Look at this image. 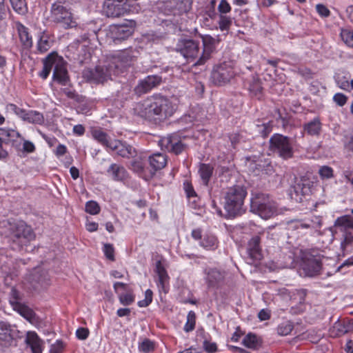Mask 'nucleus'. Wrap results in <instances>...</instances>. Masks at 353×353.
I'll return each mask as SVG.
<instances>
[{
  "label": "nucleus",
  "instance_id": "1",
  "mask_svg": "<svg viewBox=\"0 0 353 353\" xmlns=\"http://www.w3.org/2000/svg\"><path fill=\"white\" fill-rule=\"evenodd\" d=\"M334 238L340 241V250L343 256L353 252V217H338L330 228Z\"/></svg>",
  "mask_w": 353,
  "mask_h": 353
},
{
  "label": "nucleus",
  "instance_id": "2",
  "mask_svg": "<svg viewBox=\"0 0 353 353\" xmlns=\"http://www.w3.org/2000/svg\"><path fill=\"white\" fill-rule=\"evenodd\" d=\"M43 62V70L39 74L40 77L43 79H47L53 68L54 80L63 85H67L69 77L66 63L62 57L59 56L56 52H52L44 59Z\"/></svg>",
  "mask_w": 353,
  "mask_h": 353
},
{
  "label": "nucleus",
  "instance_id": "3",
  "mask_svg": "<svg viewBox=\"0 0 353 353\" xmlns=\"http://www.w3.org/2000/svg\"><path fill=\"white\" fill-rule=\"evenodd\" d=\"M247 194L245 187L242 185H234L226 189L223 206L230 216H239L244 212V201Z\"/></svg>",
  "mask_w": 353,
  "mask_h": 353
},
{
  "label": "nucleus",
  "instance_id": "4",
  "mask_svg": "<svg viewBox=\"0 0 353 353\" xmlns=\"http://www.w3.org/2000/svg\"><path fill=\"white\" fill-rule=\"evenodd\" d=\"M92 137L99 143L106 148L108 152H114L117 155L123 158H130L135 155L134 148L117 139H112L103 131L96 129L92 132Z\"/></svg>",
  "mask_w": 353,
  "mask_h": 353
},
{
  "label": "nucleus",
  "instance_id": "5",
  "mask_svg": "<svg viewBox=\"0 0 353 353\" xmlns=\"http://www.w3.org/2000/svg\"><path fill=\"white\" fill-rule=\"evenodd\" d=\"M149 101L152 103V119H165L172 116L176 110L175 104L161 95L151 96Z\"/></svg>",
  "mask_w": 353,
  "mask_h": 353
},
{
  "label": "nucleus",
  "instance_id": "6",
  "mask_svg": "<svg viewBox=\"0 0 353 353\" xmlns=\"http://www.w3.org/2000/svg\"><path fill=\"white\" fill-rule=\"evenodd\" d=\"M50 17L52 21L59 24L65 29L72 28L77 26V22L70 10L60 2H55L52 5Z\"/></svg>",
  "mask_w": 353,
  "mask_h": 353
},
{
  "label": "nucleus",
  "instance_id": "7",
  "mask_svg": "<svg viewBox=\"0 0 353 353\" xmlns=\"http://www.w3.org/2000/svg\"><path fill=\"white\" fill-rule=\"evenodd\" d=\"M10 237L20 247L26 245L29 242L34 240L35 234L32 228L24 222L19 221L14 224H10Z\"/></svg>",
  "mask_w": 353,
  "mask_h": 353
},
{
  "label": "nucleus",
  "instance_id": "8",
  "mask_svg": "<svg viewBox=\"0 0 353 353\" xmlns=\"http://www.w3.org/2000/svg\"><path fill=\"white\" fill-rule=\"evenodd\" d=\"M135 0H105L104 10L108 17H118L126 12H134Z\"/></svg>",
  "mask_w": 353,
  "mask_h": 353
},
{
  "label": "nucleus",
  "instance_id": "9",
  "mask_svg": "<svg viewBox=\"0 0 353 353\" xmlns=\"http://www.w3.org/2000/svg\"><path fill=\"white\" fill-rule=\"evenodd\" d=\"M176 50L189 63H195L201 54L199 43L190 39H179L176 46Z\"/></svg>",
  "mask_w": 353,
  "mask_h": 353
},
{
  "label": "nucleus",
  "instance_id": "10",
  "mask_svg": "<svg viewBox=\"0 0 353 353\" xmlns=\"http://www.w3.org/2000/svg\"><path fill=\"white\" fill-rule=\"evenodd\" d=\"M83 77L87 81L94 83H103L104 81L112 78V75L116 74V70H113V65L108 64V65H98L94 69H85L83 72Z\"/></svg>",
  "mask_w": 353,
  "mask_h": 353
},
{
  "label": "nucleus",
  "instance_id": "11",
  "mask_svg": "<svg viewBox=\"0 0 353 353\" xmlns=\"http://www.w3.org/2000/svg\"><path fill=\"white\" fill-rule=\"evenodd\" d=\"M270 147L272 151L284 159L291 158L293 155V148L290 139L282 134H274L270 139Z\"/></svg>",
  "mask_w": 353,
  "mask_h": 353
},
{
  "label": "nucleus",
  "instance_id": "12",
  "mask_svg": "<svg viewBox=\"0 0 353 353\" xmlns=\"http://www.w3.org/2000/svg\"><path fill=\"white\" fill-rule=\"evenodd\" d=\"M324 258L321 259L320 256L306 254L302 259L301 270L306 276H314L319 274L320 270L324 265Z\"/></svg>",
  "mask_w": 353,
  "mask_h": 353
},
{
  "label": "nucleus",
  "instance_id": "13",
  "mask_svg": "<svg viewBox=\"0 0 353 353\" xmlns=\"http://www.w3.org/2000/svg\"><path fill=\"white\" fill-rule=\"evenodd\" d=\"M235 74L236 72L231 63H223L214 68L212 79L215 84L222 85L229 82Z\"/></svg>",
  "mask_w": 353,
  "mask_h": 353
},
{
  "label": "nucleus",
  "instance_id": "14",
  "mask_svg": "<svg viewBox=\"0 0 353 353\" xmlns=\"http://www.w3.org/2000/svg\"><path fill=\"white\" fill-rule=\"evenodd\" d=\"M137 54L138 52L132 48L117 52L112 57V61L110 63L113 65V70H116V74H119L120 68H124L130 65L137 57Z\"/></svg>",
  "mask_w": 353,
  "mask_h": 353
},
{
  "label": "nucleus",
  "instance_id": "15",
  "mask_svg": "<svg viewBox=\"0 0 353 353\" xmlns=\"http://www.w3.org/2000/svg\"><path fill=\"white\" fill-rule=\"evenodd\" d=\"M192 237L195 241H199V245L208 250H214L218 248L219 241L215 235L212 233L206 232L202 234L199 228L192 231Z\"/></svg>",
  "mask_w": 353,
  "mask_h": 353
},
{
  "label": "nucleus",
  "instance_id": "16",
  "mask_svg": "<svg viewBox=\"0 0 353 353\" xmlns=\"http://www.w3.org/2000/svg\"><path fill=\"white\" fill-rule=\"evenodd\" d=\"M159 144L161 149L176 154L181 153L184 148V145L182 143L180 138L176 134H170L162 137L159 141Z\"/></svg>",
  "mask_w": 353,
  "mask_h": 353
},
{
  "label": "nucleus",
  "instance_id": "17",
  "mask_svg": "<svg viewBox=\"0 0 353 353\" xmlns=\"http://www.w3.org/2000/svg\"><path fill=\"white\" fill-rule=\"evenodd\" d=\"M161 82V77L158 75H148L143 79L139 81L138 84L134 88V92L136 94L141 96L144 94L159 85Z\"/></svg>",
  "mask_w": 353,
  "mask_h": 353
},
{
  "label": "nucleus",
  "instance_id": "18",
  "mask_svg": "<svg viewBox=\"0 0 353 353\" xmlns=\"http://www.w3.org/2000/svg\"><path fill=\"white\" fill-rule=\"evenodd\" d=\"M10 303L13 309L25 319L31 320L34 318V314L33 311L19 301V292L14 288H12L10 292Z\"/></svg>",
  "mask_w": 353,
  "mask_h": 353
},
{
  "label": "nucleus",
  "instance_id": "19",
  "mask_svg": "<svg viewBox=\"0 0 353 353\" xmlns=\"http://www.w3.org/2000/svg\"><path fill=\"white\" fill-rule=\"evenodd\" d=\"M203 42V50L201 51V56L194 63L195 65L204 64L210 57L216 47V40L212 37L206 34L201 36Z\"/></svg>",
  "mask_w": 353,
  "mask_h": 353
},
{
  "label": "nucleus",
  "instance_id": "20",
  "mask_svg": "<svg viewBox=\"0 0 353 353\" xmlns=\"http://www.w3.org/2000/svg\"><path fill=\"white\" fill-rule=\"evenodd\" d=\"M132 34V28L125 25L112 26L109 32L110 37L115 43L128 39Z\"/></svg>",
  "mask_w": 353,
  "mask_h": 353
},
{
  "label": "nucleus",
  "instance_id": "21",
  "mask_svg": "<svg viewBox=\"0 0 353 353\" xmlns=\"http://www.w3.org/2000/svg\"><path fill=\"white\" fill-rule=\"evenodd\" d=\"M25 342L30 347L32 353L43 352L44 342L34 331L27 332Z\"/></svg>",
  "mask_w": 353,
  "mask_h": 353
},
{
  "label": "nucleus",
  "instance_id": "22",
  "mask_svg": "<svg viewBox=\"0 0 353 353\" xmlns=\"http://www.w3.org/2000/svg\"><path fill=\"white\" fill-rule=\"evenodd\" d=\"M17 31L19 40L24 48L29 49L33 45L32 37L28 28L19 21H14L13 26Z\"/></svg>",
  "mask_w": 353,
  "mask_h": 353
},
{
  "label": "nucleus",
  "instance_id": "23",
  "mask_svg": "<svg viewBox=\"0 0 353 353\" xmlns=\"http://www.w3.org/2000/svg\"><path fill=\"white\" fill-rule=\"evenodd\" d=\"M204 274V279L209 288L216 287L224 278L223 273L216 268H207Z\"/></svg>",
  "mask_w": 353,
  "mask_h": 353
},
{
  "label": "nucleus",
  "instance_id": "24",
  "mask_svg": "<svg viewBox=\"0 0 353 353\" xmlns=\"http://www.w3.org/2000/svg\"><path fill=\"white\" fill-rule=\"evenodd\" d=\"M107 173L112 180L116 181H124L129 176L126 169L117 163L111 164L107 170Z\"/></svg>",
  "mask_w": 353,
  "mask_h": 353
},
{
  "label": "nucleus",
  "instance_id": "25",
  "mask_svg": "<svg viewBox=\"0 0 353 353\" xmlns=\"http://www.w3.org/2000/svg\"><path fill=\"white\" fill-rule=\"evenodd\" d=\"M155 272L157 274L159 278L157 286L159 288V291H162L165 293H167L169 288V276L161 261H157L156 263Z\"/></svg>",
  "mask_w": 353,
  "mask_h": 353
},
{
  "label": "nucleus",
  "instance_id": "26",
  "mask_svg": "<svg viewBox=\"0 0 353 353\" xmlns=\"http://www.w3.org/2000/svg\"><path fill=\"white\" fill-rule=\"evenodd\" d=\"M152 104L149 101V97L137 103L133 108L134 112L136 114L140 116L145 119L152 120V113L151 105Z\"/></svg>",
  "mask_w": 353,
  "mask_h": 353
},
{
  "label": "nucleus",
  "instance_id": "27",
  "mask_svg": "<svg viewBox=\"0 0 353 353\" xmlns=\"http://www.w3.org/2000/svg\"><path fill=\"white\" fill-rule=\"evenodd\" d=\"M259 244L260 238L258 236L252 237L248 242L247 252L249 256L253 260L259 261L262 257Z\"/></svg>",
  "mask_w": 353,
  "mask_h": 353
},
{
  "label": "nucleus",
  "instance_id": "28",
  "mask_svg": "<svg viewBox=\"0 0 353 353\" xmlns=\"http://www.w3.org/2000/svg\"><path fill=\"white\" fill-rule=\"evenodd\" d=\"M253 212L257 214L262 219H268L277 214L276 203L273 201L265 203V205L260 206L259 209L255 210Z\"/></svg>",
  "mask_w": 353,
  "mask_h": 353
},
{
  "label": "nucleus",
  "instance_id": "29",
  "mask_svg": "<svg viewBox=\"0 0 353 353\" xmlns=\"http://www.w3.org/2000/svg\"><path fill=\"white\" fill-rule=\"evenodd\" d=\"M272 201L270 199L267 194L261 192L252 193V197L250 200V208L253 212L256 209H259L260 206L265 205V203H270Z\"/></svg>",
  "mask_w": 353,
  "mask_h": 353
},
{
  "label": "nucleus",
  "instance_id": "30",
  "mask_svg": "<svg viewBox=\"0 0 353 353\" xmlns=\"http://www.w3.org/2000/svg\"><path fill=\"white\" fill-rule=\"evenodd\" d=\"M20 137V134L10 128H0V142L8 144L15 141Z\"/></svg>",
  "mask_w": 353,
  "mask_h": 353
},
{
  "label": "nucleus",
  "instance_id": "31",
  "mask_svg": "<svg viewBox=\"0 0 353 353\" xmlns=\"http://www.w3.org/2000/svg\"><path fill=\"white\" fill-rule=\"evenodd\" d=\"M10 326L4 322H0V344L7 345L12 340Z\"/></svg>",
  "mask_w": 353,
  "mask_h": 353
},
{
  "label": "nucleus",
  "instance_id": "32",
  "mask_svg": "<svg viewBox=\"0 0 353 353\" xmlns=\"http://www.w3.org/2000/svg\"><path fill=\"white\" fill-rule=\"evenodd\" d=\"M352 330V325L342 321H336L334 323L332 329V334L336 336H342Z\"/></svg>",
  "mask_w": 353,
  "mask_h": 353
},
{
  "label": "nucleus",
  "instance_id": "33",
  "mask_svg": "<svg viewBox=\"0 0 353 353\" xmlns=\"http://www.w3.org/2000/svg\"><path fill=\"white\" fill-rule=\"evenodd\" d=\"M149 162L151 167H152L155 170H157L165 167L167 163V159L164 154L157 153L150 157Z\"/></svg>",
  "mask_w": 353,
  "mask_h": 353
},
{
  "label": "nucleus",
  "instance_id": "34",
  "mask_svg": "<svg viewBox=\"0 0 353 353\" xmlns=\"http://www.w3.org/2000/svg\"><path fill=\"white\" fill-rule=\"evenodd\" d=\"M23 120L30 123L38 125H41L44 123L43 115L36 110H28Z\"/></svg>",
  "mask_w": 353,
  "mask_h": 353
},
{
  "label": "nucleus",
  "instance_id": "35",
  "mask_svg": "<svg viewBox=\"0 0 353 353\" xmlns=\"http://www.w3.org/2000/svg\"><path fill=\"white\" fill-rule=\"evenodd\" d=\"M213 167L210 164L200 165L199 173L204 185H207L213 173Z\"/></svg>",
  "mask_w": 353,
  "mask_h": 353
},
{
  "label": "nucleus",
  "instance_id": "36",
  "mask_svg": "<svg viewBox=\"0 0 353 353\" xmlns=\"http://www.w3.org/2000/svg\"><path fill=\"white\" fill-rule=\"evenodd\" d=\"M304 129L310 135H319L321 129V123L319 119L317 117L314 118L305 125Z\"/></svg>",
  "mask_w": 353,
  "mask_h": 353
},
{
  "label": "nucleus",
  "instance_id": "37",
  "mask_svg": "<svg viewBox=\"0 0 353 353\" xmlns=\"http://www.w3.org/2000/svg\"><path fill=\"white\" fill-rule=\"evenodd\" d=\"M316 221L307 220L305 221H296L294 223V227L296 229H316L321 225V220L319 218H315Z\"/></svg>",
  "mask_w": 353,
  "mask_h": 353
},
{
  "label": "nucleus",
  "instance_id": "38",
  "mask_svg": "<svg viewBox=\"0 0 353 353\" xmlns=\"http://www.w3.org/2000/svg\"><path fill=\"white\" fill-rule=\"evenodd\" d=\"M13 10L19 14L24 15L28 12L26 0H9Z\"/></svg>",
  "mask_w": 353,
  "mask_h": 353
},
{
  "label": "nucleus",
  "instance_id": "39",
  "mask_svg": "<svg viewBox=\"0 0 353 353\" xmlns=\"http://www.w3.org/2000/svg\"><path fill=\"white\" fill-rule=\"evenodd\" d=\"M232 24V18L225 14H219L218 25L221 31H228Z\"/></svg>",
  "mask_w": 353,
  "mask_h": 353
},
{
  "label": "nucleus",
  "instance_id": "40",
  "mask_svg": "<svg viewBox=\"0 0 353 353\" xmlns=\"http://www.w3.org/2000/svg\"><path fill=\"white\" fill-rule=\"evenodd\" d=\"M242 343L248 348L255 349L259 345V340L255 334L249 333L243 338Z\"/></svg>",
  "mask_w": 353,
  "mask_h": 353
},
{
  "label": "nucleus",
  "instance_id": "41",
  "mask_svg": "<svg viewBox=\"0 0 353 353\" xmlns=\"http://www.w3.org/2000/svg\"><path fill=\"white\" fill-rule=\"evenodd\" d=\"M343 41L350 48H353V30L350 29H342L340 34Z\"/></svg>",
  "mask_w": 353,
  "mask_h": 353
},
{
  "label": "nucleus",
  "instance_id": "42",
  "mask_svg": "<svg viewBox=\"0 0 353 353\" xmlns=\"http://www.w3.org/2000/svg\"><path fill=\"white\" fill-rule=\"evenodd\" d=\"M196 323V315L194 312L190 311L187 315V321L184 325L183 330L186 332H190L194 329Z\"/></svg>",
  "mask_w": 353,
  "mask_h": 353
},
{
  "label": "nucleus",
  "instance_id": "43",
  "mask_svg": "<svg viewBox=\"0 0 353 353\" xmlns=\"http://www.w3.org/2000/svg\"><path fill=\"white\" fill-rule=\"evenodd\" d=\"M6 109L7 112L15 114L22 120L23 119L24 117L26 115V113L28 112L27 110L19 108L18 106L13 103L8 104L6 105Z\"/></svg>",
  "mask_w": 353,
  "mask_h": 353
},
{
  "label": "nucleus",
  "instance_id": "44",
  "mask_svg": "<svg viewBox=\"0 0 353 353\" xmlns=\"http://www.w3.org/2000/svg\"><path fill=\"white\" fill-rule=\"evenodd\" d=\"M37 48L40 53L47 52L51 48V43L47 37L41 36L37 42Z\"/></svg>",
  "mask_w": 353,
  "mask_h": 353
},
{
  "label": "nucleus",
  "instance_id": "45",
  "mask_svg": "<svg viewBox=\"0 0 353 353\" xmlns=\"http://www.w3.org/2000/svg\"><path fill=\"white\" fill-rule=\"evenodd\" d=\"M139 350L143 353H150L154 350V344L149 339H144L139 344Z\"/></svg>",
  "mask_w": 353,
  "mask_h": 353
},
{
  "label": "nucleus",
  "instance_id": "46",
  "mask_svg": "<svg viewBox=\"0 0 353 353\" xmlns=\"http://www.w3.org/2000/svg\"><path fill=\"white\" fill-rule=\"evenodd\" d=\"M293 325L289 321H285L281 323L277 327V332L279 335L281 336H287L288 335L292 330Z\"/></svg>",
  "mask_w": 353,
  "mask_h": 353
},
{
  "label": "nucleus",
  "instance_id": "47",
  "mask_svg": "<svg viewBox=\"0 0 353 353\" xmlns=\"http://www.w3.org/2000/svg\"><path fill=\"white\" fill-rule=\"evenodd\" d=\"M119 299L121 304L123 305H130L134 301V295L132 292L120 294Z\"/></svg>",
  "mask_w": 353,
  "mask_h": 353
},
{
  "label": "nucleus",
  "instance_id": "48",
  "mask_svg": "<svg viewBox=\"0 0 353 353\" xmlns=\"http://www.w3.org/2000/svg\"><path fill=\"white\" fill-rule=\"evenodd\" d=\"M85 211L90 214L95 215L99 213L100 207L96 201H89L85 204Z\"/></svg>",
  "mask_w": 353,
  "mask_h": 353
},
{
  "label": "nucleus",
  "instance_id": "49",
  "mask_svg": "<svg viewBox=\"0 0 353 353\" xmlns=\"http://www.w3.org/2000/svg\"><path fill=\"white\" fill-rule=\"evenodd\" d=\"M152 292L150 290H147L145 292V298L143 300L138 301L137 305L140 307H145L148 306L152 301Z\"/></svg>",
  "mask_w": 353,
  "mask_h": 353
},
{
  "label": "nucleus",
  "instance_id": "50",
  "mask_svg": "<svg viewBox=\"0 0 353 353\" xmlns=\"http://www.w3.org/2000/svg\"><path fill=\"white\" fill-rule=\"evenodd\" d=\"M103 251L106 258L112 261H114V249L112 244L105 243L103 245Z\"/></svg>",
  "mask_w": 353,
  "mask_h": 353
},
{
  "label": "nucleus",
  "instance_id": "51",
  "mask_svg": "<svg viewBox=\"0 0 353 353\" xmlns=\"http://www.w3.org/2000/svg\"><path fill=\"white\" fill-rule=\"evenodd\" d=\"M250 91L252 94L260 98L262 92V86L261 83L259 81H254L250 86Z\"/></svg>",
  "mask_w": 353,
  "mask_h": 353
},
{
  "label": "nucleus",
  "instance_id": "52",
  "mask_svg": "<svg viewBox=\"0 0 353 353\" xmlns=\"http://www.w3.org/2000/svg\"><path fill=\"white\" fill-rule=\"evenodd\" d=\"M319 174L322 179H330L333 176V169L329 166H322L319 170Z\"/></svg>",
  "mask_w": 353,
  "mask_h": 353
},
{
  "label": "nucleus",
  "instance_id": "53",
  "mask_svg": "<svg viewBox=\"0 0 353 353\" xmlns=\"http://www.w3.org/2000/svg\"><path fill=\"white\" fill-rule=\"evenodd\" d=\"M217 9L220 14H225L229 13L232 8L227 0H221Z\"/></svg>",
  "mask_w": 353,
  "mask_h": 353
},
{
  "label": "nucleus",
  "instance_id": "54",
  "mask_svg": "<svg viewBox=\"0 0 353 353\" xmlns=\"http://www.w3.org/2000/svg\"><path fill=\"white\" fill-rule=\"evenodd\" d=\"M316 10L319 15L323 18L328 17L331 13L328 8L321 3L316 5Z\"/></svg>",
  "mask_w": 353,
  "mask_h": 353
},
{
  "label": "nucleus",
  "instance_id": "55",
  "mask_svg": "<svg viewBox=\"0 0 353 353\" xmlns=\"http://www.w3.org/2000/svg\"><path fill=\"white\" fill-rule=\"evenodd\" d=\"M204 350L208 353H214L217 350V345L216 343L205 340L203 343Z\"/></svg>",
  "mask_w": 353,
  "mask_h": 353
},
{
  "label": "nucleus",
  "instance_id": "56",
  "mask_svg": "<svg viewBox=\"0 0 353 353\" xmlns=\"http://www.w3.org/2000/svg\"><path fill=\"white\" fill-rule=\"evenodd\" d=\"M334 101L339 106H343L347 101V97L342 93H336L333 97Z\"/></svg>",
  "mask_w": 353,
  "mask_h": 353
},
{
  "label": "nucleus",
  "instance_id": "57",
  "mask_svg": "<svg viewBox=\"0 0 353 353\" xmlns=\"http://www.w3.org/2000/svg\"><path fill=\"white\" fill-rule=\"evenodd\" d=\"M89 334V330L85 327H79L76 331V336L79 340H85Z\"/></svg>",
  "mask_w": 353,
  "mask_h": 353
},
{
  "label": "nucleus",
  "instance_id": "58",
  "mask_svg": "<svg viewBox=\"0 0 353 353\" xmlns=\"http://www.w3.org/2000/svg\"><path fill=\"white\" fill-rule=\"evenodd\" d=\"M8 8L6 6L5 0H0V26L6 19Z\"/></svg>",
  "mask_w": 353,
  "mask_h": 353
},
{
  "label": "nucleus",
  "instance_id": "59",
  "mask_svg": "<svg viewBox=\"0 0 353 353\" xmlns=\"http://www.w3.org/2000/svg\"><path fill=\"white\" fill-rule=\"evenodd\" d=\"M63 344L61 341H57L50 346V353H62Z\"/></svg>",
  "mask_w": 353,
  "mask_h": 353
},
{
  "label": "nucleus",
  "instance_id": "60",
  "mask_svg": "<svg viewBox=\"0 0 353 353\" xmlns=\"http://www.w3.org/2000/svg\"><path fill=\"white\" fill-rule=\"evenodd\" d=\"M130 168L137 173H141L143 170V165L140 160H134L131 162Z\"/></svg>",
  "mask_w": 353,
  "mask_h": 353
},
{
  "label": "nucleus",
  "instance_id": "61",
  "mask_svg": "<svg viewBox=\"0 0 353 353\" xmlns=\"http://www.w3.org/2000/svg\"><path fill=\"white\" fill-rule=\"evenodd\" d=\"M347 141L345 143V149L350 155H353V132L347 138Z\"/></svg>",
  "mask_w": 353,
  "mask_h": 353
},
{
  "label": "nucleus",
  "instance_id": "62",
  "mask_svg": "<svg viewBox=\"0 0 353 353\" xmlns=\"http://www.w3.org/2000/svg\"><path fill=\"white\" fill-rule=\"evenodd\" d=\"M272 126L270 122L263 123L261 126L262 129L260 130L261 135L264 137L268 136L272 132Z\"/></svg>",
  "mask_w": 353,
  "mask_h": 353
},
{
  "label": "nucleus",
  "instance_id": "63",
  "mask_svg": "<svg viewBox=\"0 0 353 353\" xmlns=\"http://www.w3.org/2000/svg\"><path fill=\"white\" fill-rule=\"evenodd\" d=\"M183 186H184V189L186 192V194L188 197L194 196L195 195V192L193 189V187L188 181L184 182Z\"/></svg>",
  "mask_w": 353,
  "mask_h": 353
},
{
  "label": "nucleus",
  "instance_id": "64",
  "mask_svg": "<svg viewBox=\"0 0 353 353\" xmlns=\"http://www.w3.org/2000/svg\"><path fill=\"white\" fill-rule=\"evenodd\" d=\"M343 176L346 183H350L353 188V171L347 170L343 172Z\"/></svg>",
  "mask_w": 353,
  "mask_h": 353
}]
</instances>
